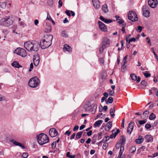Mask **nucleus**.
Returning <instances> with one entry per match:
<instances>
[{
	"mask_svg": "<svg viewBox=\"0 0 158 158\" xmlns=\"http://www.w3.org/2000/svg\"><path fill=\"white\" fill-rule=\"evenodd\" d=\"M48 5L50 6H52L53 4V2L52 0H49L48 2Z\"/></svg>",
	"mask_w": 158,
	"mask_h": 158,
	"instance_id": "39",
	"label": "nucleus"
},
{
	"mask_svg": "<svg viewBox=\"0 0 158 158\" xmlns=\"http://www.w3.org/2000/svg\"><path fill=\"white\" fill-rule=\"evenodd\" d=\"M114 94V91L113 90H110L109 93V95L113 96Z\"/></svg>",
	"mask_w": 158,
	"mask_h": 158,
	"instance_id": "54",
	"label": "nucleus"
},
{
	"mask_svg": "<svg viewBox=\"0 0 158 158\" xmlns=\"http://www.w3.org/2000/svg\"><path fill=\"white\" fill-rule=\"evenodd\" d=\"M37 141L39 144L42 145L48 142L49 138L45 134L41 133L37 136Z\"/></svg>",
	"mask_w": 158,
	"mask_h": 158,
	"instance_id": "2",
	"label": "nucleus"
},
{
	"mask_svg": "<svg viewBox=\"0 0 158 158\" xmlns=\"http://www.w3.org/2000/svg\"><path fill=\"white\" fill-rule=\"evenodd\" d=\"M92 110L91 112L93 114H95L96 110L97 108V105L96 104L94 103L92 105Z\"/></svg>",
	"mask_w": 158,
	"mask_h": 158,
	"instance_id": "21",
	"label": "nucleus"
},
{
	"mask_svg": "<svg viewBox=\"0 0 158 158\" xmlns=\"http://www.w3.org/2000/svg\"><path fill=\"white\" fill-rule=\"evenodd\" d=\"M100 63L102 64H104V59L102 58H101L100 59Z\"/></svg>",
	"mask_w": 158,
	"mask_h": 158,
	"instance_id": "60",
	"label": "nucleus"
},
{
	"mask_svg": "<svg viewBox=\"0 0 158 158\" xmlns=\"http://www.w3.org/2000/svg\"><path fill=\"white\" fill-rule=\"evenodd\" d=\"M58 3L59 5V7H60L62 6L63 3H62V2L61 1V0H59V1Z\"/></svg>",
	"mask_w": 158,
	"mask_h": 158,
	"instance_id": "57",
	"label": "nucleus"
},
{
	"mask_svg": "<svg viewBox=\"0 0 158 158\" xmlns=\"http://www.w3.org/2000/svg\"><path fill=\"white\" fill-rule=\"evenodd\" d=\"M10 141L16 146H18V145H19V143L17 142L14 139L10 140Z\"/></svg>",
	"mask_w": 158,
	"mask_h": 158,
	"instance_id": "36",
	"label": "nucleus"
},
{
	"mask_svg": "<svg viewBox=\"0 0 158 158\" xmlns=\"http://www.w3.org/2000/svg\"><path fill=\"white\" fill-rule=\"evenodd\" d=\"M136 41V39L135 38H132L131 39H130L128 41V43H130V42L134 41L135 42Z\"/></svg>",
	"mask_w": 158,
	"mask_h": 158,
	"instance_id": "49",
	"label": "nucleus"
},
{
	"mask_svg": "<svg viewBox=\"0 0 158 158\" xmlns=\"http://www.w3.org/2000/svg\"><path fill=\"white\" fill-rule=\"evenodd\" d=\"M99 27L100 29L103 31H106L107 30V27L105 24L100 21L98 22Z\"/></svg>",
	"mask_w": 158,
	"mask_h": 158,
	"instance_id": "14",
	"label": "nucleus"
},
{
	"mask_svg": "<svg viewBox=\"0 0 158 158\" xmlns=\"http://www.w3.org/2000/svg\"><path fill=\"white\" fill-rule=\"evenodd\" d=\"M148 9V6L146 5H144L143 7V15L145 17H148L149 16L150 12Z\"/></svg>",
	"mask_w": 158,
	"mask_h": 158,
	"instance_id": "9",
	"label": "nucleus"
},
{
	"mask_svg": "<svg viewBox=\"0 0 158 158\" xmlns=\"http://www.w3.org/2000/svg\"><path fill=\"white\" fill-rule=\"evenodd\" d=\"M56 142H53L51 144L52 148L54 149L56 146Z\"/></svg>",
	"mask_w": 158,
	"mask_h": 158,
	"instance_id": "45",
	"label": "nucleus"
},
{
	"mask_svg": "<svg viewBox=\"0 0 158 158\" xmlns=\"http://www.w3.org/2000/svg\"><path fill=\"white\" fill-rule=\"evenodd\" d=\"M40 56L38 54L35 55L33 56V61L34 65L35 66H37L40 62Z\"/></svg>",
	"mask_w": 158,
	"mask_h": 158,
	"instance_id": "12",
	"label": "nucleus"
},
{
	"mask_svg": "<svg viewBox=\"0 0 158 158\" xmlns=\"http://www.w3.org/2000/svg\"><path fill=\"white\" fill-rule=\"evenodd\" d=\"M92 131H89L87 133V135L88 136H90L92 134Z\"/></svg>",
	"mask_w": 158,
	"mask_h": 158,
	"instance_id": "63",
	"label": "nucleus"
},
{
	"mask_svg": "<svg viewBox=\"0 0 158 158\" xmlns=\"http://www.w3.org/2000/svg\"><path fill=\"white\" fill-rule=\"evenodd\" d=\"M110 40L108 39H105L104 40V41L102 43L101 47H100L99 49L100 53V54L103 52L104 49L107 47V46L108 45L110 44Z\"/></svg>",
	"mask_w": 158,
	"mask_h": 158,
	"instance_id": "6",
	"label": "nucleus"
},
{
	"mask_svg": "<svg viewBox=\"0 0 158 158\" xmlns=\"http://www.w3.org/2000/svg\"><path fill=\"white\" fill-rule=\"evenodd\" d=\"M148 4L152 8H155L158 4L157 0H148Z\"/></svg>",
	"mask_w": 158,
	"mask_h": 158,
	"instance_id": "11",
	"label": "nucleus"
},
{
	"mask_svg": "<svg viewBox=\"0 0 158 158\" xmlns=\"http://www.w3.org/2000/svg\"><path fill=\"white\" fill-rule=\"evenodd\" d=\"M28 156V155L27 153L26 152H24L22 154V156L23 158H27Z\"/></svg>",
	"mask_w": 158,
	"mask_h": 158,
	"instance_id": "41",
	"label": "nucleus"
},
{
	"mask_svg": "<svg viewBox=\"0 0 158 158\" xmlns=\"http://www.w3.org/2000/svg\"><path fill=\"white\" fill-rule=\"evenodd\" d=\"M19 23L20 25L23 27H24L26 26V24L23 21L20 22H19Z\"/></svg>",
	"mask_w": 158,
	"mask_h": 158,
	"instance_id": "42",
	"label": "nucleus"
},
{
	"mask_svg": "<svg viewBox=\"0 0 158 158\" xmlns=\"http://www.w3.org/2000/svg\"><path fill=\"white\" fill-rule=\"evenodd\" d=\"M131 79L134 81H136L137 79V76L134 74H131Z\"/></svg>",
	"mask_w": 158,
	"mask_h": 158,
	"instance_id": "34",
	"label": "nucleus"
},
{
	"mask_svg": "<svg viewBox=\"0 0 158 158\" xmlns=\"http://www.w3.org/2000/svg\"><path fill=\"white\" fill-rule=\"evenodd\" d=\"M122 146V144L119 142L117 143L116 144V148L117 149H118L119 148Z\"/></svg>",
	"mask_w": 158,
	"mask_h": 158,
	"instance_id": "38",
	"label": "nucleus"
},
{
	"mask_svg": "<svg viewBox=\"0 0 158 158\" xmlns=\"http://www.w3.org/2000/svg\"><path fill=\"white\" fill-rule=\"evenodd\" d=\"M120 132V130L118 129L115 132L114 134V137L115 138L116 135L118 134Z\"/></svg>",
	"mask_w": 158,
	"mask_h": 158,
	"instance_id": "51",
	"label": "nucleus"
},
{
	"mask_svg": "<svg viewBox=\"0 0 158 158\" xmlns=\"http://www.w3.org/2000/svg\"><path fill=\"white\" fill-rule=\"evenodd\" d=\"M145 127L147 129H149L151 127V125L150 124L147 123L145 125Z\"/></svg>",
	"mask_w": 158,
	"mask_h": 158,
	"instance_id": "46",
	"label": "nucleus"
},
{
	"mask_svg": "<svg viewBox=\"0 0 158 158\" xmlns=\"http://www.w3.org/2000/svg\"><path fill=\"white\" fill-rule=\"evenodd\" d=\"M40 45L39 43L35 41H32V47L31 48V52H37L39 48Z\"/></svg>",
	"mask_w": 158,
	"mask_h": 158,
	"instance_id": "8",
	"label": "nucleus"
},
{
	"mask_svg": "<svg viewBox=\"0 0 158 158\" xmlns=\"http://www.w3.org/2000/svg\"><path fill=\"white\" fill-rule=\"evenodd\" d=\"M146 123V121L144 120H140L139 121V123L140 125H143Z\"/></svg>",
	"mask_w": 158,
	"mask_h": 158,
	"instance_id": "48",
	"label": "nucleus"
},
{
	"mask_svg": "<svg viewBox=\"0 0 158 158\" xmlns=\"http://www.w3.org/2000/svg\"><path fill=\"white\" fill-rule=\"evenodd\" d=\"M149 112L148 110H146L145 111L143 114V115H144L145 117H147L148 115L149 114Z\"/></svg>",
	"mask_w": 158,
	"mask_h": 158,
	"instance_id": "37",
	"label": "nucleus"
},
{
	"mask_svg": "<svg viewBox=\"0 0 158 158\" xmlns=\"http://www.w3.org/2000/svg\"><path fill=\"white\" fill-rule=\"evenodd\" d=\"M134 128V123L133 121H131L128 124L127 129V132L131 134Z\"/></svg>",
	"mask_w": 158,
	"mask_h": 158,
	"instance_id": "15",
	"label": "nucleus"
},
{
	"mask_svg": "<svg viewBox=\"0 0 158 158\" xmlns=\"http://www.w3.org/2000/svg\"><path fill=\"white\" fill-rule=\"evenodd\" d=\"M45 39L41 40L40 42V46L42 49H45L50 46L52 44L53 36L51 35H48L44 36Z\"/></svg>",
	"mask_w": 158,
	"mask_h": 158,
	"instance_id": "1",
	"label": "nucleus"
},
{
	"mask_svg": "<svg viewBox=\"0 0 158 158\" xmlns=\"http://www.w3.org/2000/svg\"><path fill=\"white\" fill-rule=\"evenodd\" d=\"M102 10L105 13H106L108 11L107 6L106 4H105L102 7Z\"/></svg>",
	"mask_w": 158,
	"mask_h": 158,
	"instance_id": "25",
	"label": "nucleus"
},
{
	"mask_svg": "<svg viewBox=\"0 0 158 158\" xmlns=\"http://www.w3.org/2000/svg\"><path fill=\"white\" fill-rule=\"evenodd\" d=\"M11 65L15 68H19L22 67V66L20 65L19 62L17 61H14L11 63Z\"/></svg>",
	"mask_w": 158,
	"mask_h": 158,
	"instance_id": "19",
	"label": "nucleus"
},
{
	"mask_svg": "<svg viewBox=\"0 0 158 158\" xmlns=\"http://www.w3.org/2000/svg\"><path fill=\"white\" fill-rule=\"evenodd\" d=\"M64 49L69 52H72V48L69 45L67 44L64 45Z\"/></svg>",
	"mask_w": 158,
	"mask_h": 158,
	"instance_id": "23",
	"label": "nucleus"
},
{
	"mask_svg": "<svg viewBox=\"0 0 158 158\" xmlns=\"http://www.w3.org/2000/svg\"><path fill=\"white\" fill-rule=\"evenodd\" d=\"M148 72H146L143 73L144 76L147 78L150 77L151 75V74L149 73H148Z\"/></svg>",
	"mask_w": 158,
	"mask_h": 158,
	"instance_id": "43",
	"label": "nucleus"
},
{
	"mask_svg": "<svg viewBox=\"0 0 158 158\" xmlns=\"http://www.w3.org/2000/svg\"><path fill=\"white\" fill-rule=\"evenodd\" d=\"M158 123V121H156L153 123L152 125V127H155L156 126L157 124Z\"/></svg>",
	"mask_w": 158,
	"mask_h": 158,
	"instance_id": "59",
	"label": "nucleus"
},
{
	"mask_svg": "<svg viewBox=\"0 0 158 158\" xmlns=\"http://www.w3.org/2000/svg\"><path fill=\"white\" fill-rule=\"evenodd\" d=\"M79 128V126L78 125H76L75 126L73 129V131H76Z\"/></svg>",
	"mask_w": 158,
	"mask_h": 158,
	"instance_id": "56",
	"label": "nucleus"
},
{
	"mask_svg": "<svg viewBox=\"0 0 158 158\" xmlns=\"http://www.w3.org/2000/svg\"><path fill=\"white\" fill-rule=\"evenodd\" d=\"M71 133V131H67L65 132L64 134L67 135H68L69 136L70 134Z\"/></svg>",
	"mask_w": 158,
	"mask_h": 158,
	"instance_id": "62",
	"label": "nucleus"
},
{
	"mask_svg": "<svg viewBox=\"0 0 158 158\" xmlns=\"http://www.w3.org/2000/svg\"><path fill=\"white\" fill-rule=\"evenodd\" d=\"M136 148L135 146H133L130 149V152L131 153H133L136 151Z\"/></svg>",
	"mask_w": 158,
	"mask_h": 158,
	"instance_id": "33",
	"label": "nucleus"
},
{
	"mask_svg": "<svg viewBox=\"0 0 158 158\" xmlns=\"http://www.w3.org/2000/svg\"><path fill=\"white\" fill-rule=\"evenodd\" d=\"M32 43V41L31 42L30 41L26 42L24 43V47L28 51L31 52Z\"/></svg>",
	"mask_w": 158,
	"mask_h": 158,
	"instance_id": "10",
	"label": "nucleus"
},
{
	"mask_svg": "<svg viewBox=\"0 0 158 158\" xmlns=\"http://www.w3.org/2000/svg\"><path fill=\"white\" fill-rule=\"evenodd\" d=\"M15 51V53L23 57H25L27 55L26 51L24 49L19 48L16 49Z\"/></svg>",
	"mask_w": 158,
	"mask_h": 158,
	"instance_id": "7",
	"label": "nucleus"
},
{
	"mask_svg": "<svg viewBox=\"0 0 158 158\" xmlns=\"http://www.w3.org/2000/svg\"><path fill=\"white\" fill-rule=\"evenodd\" d=\"M146 40L147 41V43L148 44H150V46H151V44L150 43V40L149 39V38L148 37H147L146 38Z\"/></svg>",
	"mask_w": 158,
	"mask_h": 158,
	"instance_id": "53",
	"label": "nucleus"
},
{
	"mask_svg": "<svg viewBox=\"0 0 158 158\" xmlns=\"http://www.w3.org/2000/svg\"><path fill=\"white\" fill-rule=\"evenodd\" d=\"M0 6L2 9H5L6 6V3L4 2L0 3Z\"/></svg>",
	"mask_w": 158,
	"mask_h": 158,
	"instance_id": "32",
	"label": "nucleus"
},
{
	"mask_svg": "<svg viewBox=\"0 0 158 158\" xmlns=\"http://www.w3.org/2000/svg\"><path fill=\"white\" fill-rule=\"evenodd\" d=\"M85 110L86 111H89L92 110V106H88L86 108Z\"/></svg>",
	"mask_w": 158,
	"mask_h": 158,
	"instance_id": "47",
	"label": "nucleus"
},
{
	"mask_svg": "<svg viewBox=\"0 0 158 158\" xmlns=\"http://www.w3.org/2000/svg\"><path fill=\"white\" fill-rule=\"evenodd\" d=\"M124 150V146L122 145L121 147H120V150L119 152L123 153Z\"/></svg>",
	"mask_w": 158,
	"mask_h": 158,
	"instance_id": "52",
	"label": "nucleus"
},
{
	"mask_svg": "<svg viewBox=\"0 0 158 158\" xmlns=\"http://www.w3.org/2000/svg\"><path fill=\"white\" fill-rule=\"evenodd\" d=\"M57 133L56 130L54 128L50 129L49 131V134L52 137L56 136L57 135Z\"/></svg>",
	"mask_w": 158,
	"mask_h": 158,
	"instance_id": "13",
	"label": "nucleus"
},
{
	"mask_svg": "<svg viewBox=\"0 0 158 158\" xmlns=\"http://www.w3.org/2000/svg\"><path fill=\"white\" fill-rule=\"evenodd\" d=\"M143 141V139L141 135H139L138 138L135 140V142L136 143L139 144L142 143Z\"/></svg>",
	"mask_w": 158,
	"mask_h": 158,
	"instance_id": "17",
	"label": "nucleus"
},
{
	"mask_svg": "<svg viewBox=\"0 0 158 158\" xmlns=\"http://www.w3.org/2000/svg\"><path fill=\"white\" fill-rule=\"evenodd\" d=\"M99 19L101 20L104 22H105V19H106V18H104V17L102 16H100Z\"/></svg>",
	"mask_w": 158,
	"mask_h": 158,
	"instance_id": "58",
	"label": "nucleus"
},
{
	"mask_svg": "<svg viewBox=\"0 0 158 158\" xmlns=\"http://www.w3.org/2000/svg\"><path fill=\"white\" fill-rule=\"evenodd\" d=\"M115 112V110H113L112 108H111L110 110V115L112 118H114L115 114L114 113Z\"/></svg>",
	"mask_w": 158,
	"mask_h": 158,
	"instance_id": "26",
	"label": "nucleus"
},
{
	"mask_svg": "<svg viewBox=\"0 0 158 158\" xmlns=\"http://www.w3.org/2000/svg\"><path fill=\"white\" fill-rule=\"evenodd\" d=\"M108 144L107 143H104L103 145V148L104 150H105L106 147L108 146Z\"/></svg>",
	"mask_w": 158,
	"mask_h": 158,
	"instance_id": "50",
	"label": "nucleus"
},
{
	"mask_svg": "<svg viewBox=\"0 0 158 158\" xmlns=\"http://www.w3.org/2000/svg\"><path fill=\"white\" fill-rule=\"evenodd\" d=\"M156 118V116L153 113H152L149 116V119L150 120H152L155 119Z\"/></svg>",
	"mask_w": 158,
	"mask_h": 158,
	"instance_id": "31",
	"label": "nucleus"
},
{
	"mask_svg": "<svg viewBox=\"0 0 158 158\" xmlns=\"http://www.w3.org/2000/svg\"><path fill=\"white\" fill-rule=\"evenodd\" d=\"M61 35L62 36L65 38H67L68 37V33L66 31H62Z\"/></svg>",
	"mask_w": 158,
	"mask_h": 158,
	"instance_id": "27",
	"label": "nucleus"
},
{
	"mask_svg": "<svg viewBox=\"0 0 158 158\" xmlns=\"http://www.w3.org/2000/svg\"><path fill=\"white\" fill-rule=\"evenodd\" d=\"M152 50L155 56L156 57V59L157 60H158V56H157V54L154 52V50L153 48L152 49Z\"/></svg>",
	"mask_w": 158,
	"mask_h": 158,
	"instance_id": "55",
	"label": "nucleus"
},
{
	"mask_svg": "<svg viewBox=\"0 0 158 158\" xmlns=\"http://www.w3.org/2000/svg\"><path fill=\"white\" fill-rule=\"evenodd\" d=\"M139 31V32H140L142 29V27H141L140 26H138L137 27Z\"/></svg>",
	"mask_w": 158,
	"mask_h": 158,
	"instance_id": "61",
	"label": "nucleus"
},
{
	"mask_svg": "<svg viewBox=\"0 0 158 158\" xmlns=\"http://www.w3.org/2000/svg\"><path fill=\"white\" fill-rule=\"evenodd\" d=\"M47 19L50 20L54 25L55 24L54 21L53 20V19L51 17L48 13H47Z\"/></svg>",
	"mask_w": 158,
	"mask_h": 158,
	"instance_id": "29",
	"label": "nucleus"
},
{
	"mask_svg": "<svg viewBox=\"0 0 158 158\" xmlns=\"http://www.w3.org/2000/svg\"><path fill=\"white\" fill-rule=\"evenodd\" d=\"M40 81L38 78L35 77L31 78L29 81L28 84L32 88L36 87L39 84Z\"/></svg>",
	"mask_w": 158,
	"mask_h": 158,
	"instance_id": "4",
	"label": "nucleus"
},
{
	"mask_svg": "<svg viewBox=\"0 0 158 158\" xmlns=\"http://www.w3.org/2000/svg\"><path fill=\"white\" fill-rule=\"evenodd\" d=\"M128 17L129 20L132 22L137 21L138 20L137 15L133 11H129L128 14Z\"/></svg>",
	"mask_w": 158,
	"mask_h": 158,
	"instance_id": "5",
	"label": "nucleus"
},
{
	"mask_svg": "<svg viewBox=\"0 0 158 158\" xmlns=\"http://www.w3.org/2000/svg\"><path fill=\"white\" fill-rule=\"evenodd\" d=\"M145 138L146 139V142L147 143L152 142L153 140V137L151 135H147L145 136Z\"/></svg>",
	"mask_w": 158,
	"mask_h": 158,
	"instance_id": "16",
	"label": "nucleus"
},
{
	"mask_svg": "<svg viewBox=\"0 0 158 158\" xmlns=\"http://www.w3.org/2000/svg\"><path fill=\"white\" fill-rule=\"evenodd\" d=\"M113 99L112 97H109L107 100V101L106 102V104H107L108 103H111L113 102Z\"/></svg>",
	"mask_w": 158,
	"mask_h": 158,
	"instance_id": "35",
	"label": "nucleus"
},
{
	"mask_svg": "<svg viewBox=\"0 0 158 158\" xmlns=\"http://www.w3.org/2000/svg\"><path fill=\"white\" fill-rule=\"evenodd\" d=\"M143 86H146L147 85V83L144 80H142L140 83Z\"/></svg>",
	"mask_w": 158,
	"mask_h": 158,
	"instance_id": "40",
	"label": "nucleus"
},
{
	"mask_svg": "<svg viewBox=\"0 0 158 158\" xmlns=\"http://www.w3.org/2000/svg\"><path fill=\"white\" fill-rule=\"evenodd\" d=\"M112 121H109V122L106 125V127H107V128H105V130L106 131H108L110 130L111 127L112 126Z\"/></svg>",
	"mask_w": 158,
	"mask_h": 158,
	"instance_id": "20",
	"label": "nucleus"
},
{
	"mask_svg": "<svg viewBox=\"0 0 158 158\" xmlns=\"http://www.w3.org/2000/svg\"><path fill=\"white\" fill-rule=\"evenodd\" d=\"M82 134V131H80L77 132L76 136V138L77 139H80L81 136Z\"/></svg>",
	"mask_w": 158,
	"mask_h": 158,
	"instance_id": "28",
	"label": "nucleus"
},
{
	"mask_svg": "<svg viewBox=\"0 0 158 158\" xmlns=\"http://www.w3.org/2000/svg\"><path fill=\"white\" fill-rule=\"evenodd\" d=\"M94 6L96 8L98 9L99 8L100 5L98 0H92Z\"/></svg>",
	"mask_w": 158,
	"mask_h": 158,
	"instance_id": "18",
	"label": "nucleus"
},
{
	"mask_svg": "<svg viewBox=\"0 0 158 158\" xmlns=\"http://www.w3.org/2000/svg\"><path fill=\"white\" fill-rule=\"evenodd\" d=\"M125 140L126 139L125 137L123 135L122 136L120 140V142L119 143L122 144V145L124 146L125 143Z\"/></svg>",
	"mask_w": 158,
	"mask_h": 158,
	"instance_id": "24",
	"label": "nucleus"
},
{
	"mask_svg": "<svg viewBox=\"0 0 158 158\" xmlns=\"http://www.w3.org/2000/svg\"><path fill=\"white\" fill-rule=\"evenodd\" d=\"M112 22V21L110 19H106L105 20V21L104 22L105 23H111Z\"/></svg>",
	"mask_w": 158,
	"mask_h": 158,
	"instance_id": "44",
	"label": "nucleus"
},
{
	"mask_svg": "<svg viewBox=\"0 0 158 158\" xmlns=\"http://www.w3.org/2000/svg\"><path fill=\"white\" fill-rule=\"evenodd\" d=\"M140 80L141 78L139 76L138 77H137V80H136V83H139L140 81Z\"/></svg>",
	"mask_w": 158,
	"mask_h": 158,
	"instance_id": "64",
	"label": "nucleus"
},
{
	"mask_svg": "<svg viewBox=\"0 0 158 158\" xmlns=\"http://www.w3.org/2000/svg\"><path fill=\"white\" fill-rule=\"evenodd\" d=\"M13 20L10 17H6L0 20V25L2 26L9 27L12 24Z\"/></svg>",
	"mask_w": 158,
	"mask_h": 158,
	"instance_id": "3",
	"label": "nucleus"
},
{
	"mask_svg": "<svg viewBox=\"0 0 158 158\" xmlns=\"http://www.w3.org/2000/svg\"><path fill=\"white\" fill-rule=\"evenodd\" d=\"M102 122L103 121L102 120H100L97 121L94 124V127H99Z\"/></svg>",
	"mask_w": 158,
	"mask_h": 158,
	"instance_id": "22",
	"label": "nucleus"
},
{
	"mask_svg": "<svg viewBox=\"0 0 158 158\" xmlns=\"http://www.w3.org/2000/svg\"><path fill=\"white\" fill-rule=\"evenodd\" d=\"M106 74L105 72H102L101 77V79H106Z\"/></svg>",
	"mask_w": 158,
	"mask_h": 158,
	"instance_id": "30",
	"label": "nucleus"
}]
</instances>
